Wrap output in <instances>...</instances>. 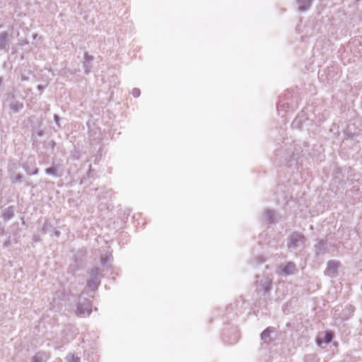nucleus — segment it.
<instances>
[{
    "mask_svg": "<svg viewBox=\"0 0 362 362\" xmlns=\"http://www.w3.org/2000/svg\"><path fill=\"white\" fill-rule=\"evenodd\" d=\"M305 237L298 233L293 232L287 239V247L290 250H296L298 247H303L305 245Z\"/></svg>",
    "mask_w": 362,
    "mask_h": 362,
    "instance_id": "obj_1",
    "label": "nucleus"
},
{
    "mask_svg": "<svg viewBox=\"0 0 362 362\" xmlns=\"http://www.w3.org/2000/svg\"><path fill=\"white\" fill-rule=\"evenodd\" d=\"M298 272L296 265L293 262H288L285 264H280L278 268V273L284 275H293Z\"/></svg>",
    "mask_w": 362,
    "mask_h": 362,
    "instance_id": "obj_2",
    "label": "nucleus"
},
{
    "mask_svg": "<svg viewBox=\"0 0 362 362\" xmlns=\"http://www.w3.org/2000/svg\"><path fill=\"white\" fill-rule=\"evenodd\" d=\"M91 313L90 303L85 300L83 302L79 301L77 305L76 314L81 317H85Z\"/></svg>",
    "mask_w": 362,
    "mask_h": 362,
    "instance_id": "obj_3",
    "label": "nucleus"
},
{
    "mask_svg": "<svg viewBox=\"0 0 362 362\" xmlns=\"http://www.w3.org/2000/svg\"><path fill=\"white\" fill-rule=\"evenodd\" d=\"M315 254L317 257L323 256L329 252L327 240H320L314 245Z\"/></svg>",
    "mask_w": 362,
    "mask_h": 362,
    "instance_id": "obj_4",
    "label": "nucleus"
},
{
    "mask_svg": "<svg viewBox=\"0 0 362 362\" xmlns=\"http://www.w3.org/2000/svg\"><path fill=\"white\" fill-rule=\"evenodd\" d=\"M272 279L269 276H266L260 281H256L257 290L263 291L265 293L269 292L272 288Z\"/></svg>",
    "mask_w": 362,
    "mask_h": 362,
    "instance_id": "obj_5",
    "label": "nucleus"
},
{
    "mask_svg": "<svg viewBox=\"0 0 362 362\" xmlns=\"http://www.w3.org/2000/svg\"><path fill=\"white\" fill-rule=\"evenodd\" d=\"M339 264V262L337 261L329 260L327 264V268L325 272V274L331 277L335 276L337 274V269Z\"/></svg>",
    "mask_w": 362,
    "mask_h": 362,
    "instance_id": "obj_6",
    "label": "nucleus"
},
{
    "mask_svg": "<svg viewBox=\"0 0 362 362\" xmlns=\"http://www.w3.org/2000/svg\"><path fill=\"white\" fill-rule=\"evenodd\" d=\"M9 39L8 34L6 32L0 33V50H8Z\"/></svg>",
    "mask_w": 362,
    "mask_h": 362,
    "instance_id": "obj_7",
    "label": "nucleus"
},
{
    "mask_svg": "<svg viewBox=\"0 0 362 362\" xmlns=\"http://www.w3.org/2000/svg\"><path fill=\"white\" fill-rule=\"evenodd\" d=\"M83 59L84 72L85 74H88L90 71V69H92L91 63L93 61V57L89 55L88 52H85Z\"/></svg>",
    "mask_w": 362,
    "mask_h": 362,
    "instance_id": "obj_8",
    "label": "nucleus"
},
{
    "mask_svg": "<svg viewBox=\"0 0 362 362\" xmlns=\"http://www.w3.org/2000/svg\"><path fill=\"white\" fill-rule=\"evenodd\" d=\"M49 358V354L45 351H39L33 356L31 362H47Z\"/></svg>",
    "mask_w": 362,
    "mask_h": 362,
    "instance_id": "obj_9",
    "label": "nucleus"
},
{
    "mask_svg": "<svg viewBox=\"0 0 362 362\" xmlns=\"http://www.w3.org/2000/svg\"><path fill=\"white\" fill-rule=\"evenodd\" d=\"M15 215L14 207L11 206L3 210L2 218L4 221H8L12 218Z\"/></svg>",
    "mask_w": 362,
    "mask_h": 362,
    "instance_id": "obj_10",
    "label": "nucleus"
},
{
    "mask_svg": "<svg viewBox=\"0 0 362 362\" xmlns=\"http://www.w3.org/2000/svg\"><path fill=\"white\" fill-rule=\"evenodd\" d=\"M100 283V277L90 278L87 281V286L92 291L97 289Z\"/></svg>",
    "mask_w": 362,
    "mask_h": 362,
    "instance_id": "obj_11",
    "label": "nucleus"
},
{
    "mask_svg": "<svg viewBox=\"0 0 362 362\" xmlns=\"http://www.w3.org/2000/svg\"><path fill=\"white\" fill-rule=\"evenodd\" d=\"M273 327H267L266 329H264L262 333L261 334V339L264 341L265 343H269L271 341V337L270 334L274 332Z\"/></svg>",
    "mask_w": 362,
    "mask_h": 362,
    "instance_id": "obj_12",
    "label": "nucleus"
},
{
    "mask_svg": "<svg viewBox=\"0 0 362 362\" xmlns=\"http://www.w3.org/2000/svg\"><path fill=\"white\" fill-rule=\"evenodd\" d=\"M312 1L313 0H297L299 4V11H305L308 10L310 7Z\"/></svg>",
    "mask_w": 362,
    "mask_h": 362,
    "instance_id": "obj_13",
    "label": "nucleus"
},
{
    "mask_svg": "<svg viewBox=\"0 0 362 362\" xmlns=\"http://www.w3.org/2000/svg\"><path fill=\"white\" fill-rule=\"evenodd\" d=\"M264 218L269 223H274L275 219V211L272 209H266L264 211Z\"/></svg>",
    "mask_w": 362,
    "mask_h": 362,
    "instance_id": "obj_14",
    "label": "nucleus"
},
{
    "mask_svg": "<svg viewBox=\"0 0 362 362\" xmlns=\"http://www.w3.org/2000/svg\"><path fill=\"white\" fill-rule=\"evenodd\" d=\"M10 109L14 112L17 113L23 108V104L18 100H13L9 105Z\"/></svg>",
    "mask_w": 362,
    "mask_h": 362,
    "instance_id": "obj_15",
    "label": "nucleus"
},
{
    "mask_svg": "<svg viewBox=\"0 0 362 362\" xmlns=\"http://www.w3.org/2000/svg\"><path fill=\"white\" fill-rule=\"evenodd\" d=\"M45 173L47 175H51L54 177H60L62 175L58 173V166L57 165L52 164L50 168H48L45 170Z\"/></svg>",
    "mask_w": 362,
    "mask_h": 362,
    "instance_id": "obj_16",
    "label": "nucleus"
},
{
    "mask_svg": "<svg viewBox=\"0 0 362 362\" xmlns=\"http://www.w3.org/2000/svg\"><path fill=\"white\" fill-rule=\"evenodd\" d=\"M28 163L29 162L23 164V168H25V170H26L28 174H29V175H36V174H37L38 168H35L34 165H32V166H30L28 165Z\"/></svg>",
    "mask_w": 362,
    "mask_h": 362,
    "instance_id": "obj_17",
    "label": "nucleus"
},
{
    "mask_svg": "<svg viewBox=\"0 0 362 362\" xmlns=\"http://www.w3.org/2000/svg\"><path fill=\"white\" fill-rule=\"evenodd\" d=\"M52 228V224L48 221H46L43 224V226L40 230V233L42 235L46 234L47 233L49 232Z\"/></svg>",
    "mask_w": 362,
    "mask_h": 362,
    "instance_id": "obj_18",
    "label": "nucleus"
},
{
    "mask_svg": "<svg viewBox=\"0 0 362 362\" xmlns=\"http://www.w3.org/2000/svg\"><path fill=\"white\" fill-rule=\"evenodd\" d=\"M101 270L98 267H94L90 269L89 274L90 278L100 277V278Z\"/></svg>",
    "mask_w": 362,
    "mask_h": 362,
    "instance_id": "obj_19",
    "label": "nucleus"
},
{
    "mask_svg": "<svg viewBox=\"0 0 362 362\" xmlns=\"http://www.w3.org/2000/svg\"><path fill=\"white\" fill-rule=\"evenodd\" d=\"M66 362H80L81 359L78 356H75L74 354H69L66 357Z\"/></svg>",
    "mask_w": 362,
    "mask_h": 362,
    "instance_id": "obj_20",
    "label": "nucleus"
},
{
    "mask_svg": "<svg viewBox=\"0 0 362 362\" xmlns=\"http://www.w3.org/2000/svg\"><path fill=\"white\" fill-rule=\"evenodd\" d=\"M132 93L134 95V97L137 98L140 95L141 92L139 88H135L132 90Z\"/></svg>",
    "mask_w": 362,
    "mask_h": 362,
    "instance_id": "obj_21",
    "label": "nucleus"
},
{
    "mask_svg": "<svg viewBox=\"0 0 362 362\" xmlns=\"http://www.w3.org/2000/svg\"><path fill=\"white\" fill-rule=\"evenodd\" d=\"M332 339V334L327 332L325 334V341L329 343Z\"/></svg>",
    "mask_w": 362,
    "mask_h": 362,
    "instance_id": "obj_22",
    "label": "nucleus"
},
{
    "mask_svg": "<svg viewBox=\"0 0 362 362\" xmlns=\"http://www.w3.org/2000/svg\"><path fill=\"white\" fill-rule=\"evenodd\" d=\"M108 260H109L108 257H105L103 256H101V263H102V264L105 265Z\"/></svg>",
    "mask_w": 362,
    "mask_h": 362,
    "instance_id": "obj_23",
    "label": "nucleus"
},
{
    "mask_svg": "<svg viewBox=\"0 0 362 362\" xmlns=\"http://www.w3.org/2000/svg\"><path fill=\"white\" fill-rule=\"evenodd\" d=\"M54 122H56V124H57L58 126H59V120H60V117H59V115H54Z\"/></svg>",
    "mask_w": 362,
    "mask_h": 362,
    "instance_id": "obj_24",
    "label": "nucleus"
},
{
    "mask_svg": "<svg viewBox=\"0 0 362 362\" xmlns=\"http://www.w3.org/2000/svg\"><path fill=\"white\" fill-rule=\"evenodd\" d=\"M15 181L17 182H21L22 180V175L21 174H18L14 177Z\"/></svg>",
    "mask_w": 362,
    "mask_h": 362,
    "instance_id": "obj_25",
    "label": "nucleus"
},
{
    "mask_svg": "<svg viewBox=\"0 0 362 362\" xmlns=\"http://www.w3.org/2000/svg\"><path fill=\"white\" fill-rule=\"evenodd\" d=\"M33 239L35 242H38L40 240V236L38 235H35Z\"/></svg>",
    "mask_w": 362,
    "mask_h": 362,
    "instance_id": "obj_26",
    "label": "nucleus"
},
{
    "mask_svg": "<svg viewBox=\"0 0 362 362\" xmlns=\"http://www.w3.org/2000/svg\"><path fill=\"white\" fill-rule=\"evenodd\" d=\"M60 232L59 230H54V235H55L56 237H59L60 235Z\"/></svg>",
    "mask_w": 362,
    "mask_h": 362,
    "instance_id": "obj_27",
    "label": "nucleus"
},
{
    "mask_svg": "<svg viewBox=\"0 0 362 362\" xmlns=\"http://www.w3.org/2000/svg\"><path fill=\"white\" fill-rule=\"evenodd\" d=\"M37 134H38L40 136H42L43 133H42V131H39V132H37Z\"/></svg>",
    "mask_w": 362,
    "mask_h": 362,
    "instance_id": "obj_28",
    "label": "nucleus"
},
{
    "mask_svg": "<svg viewBox=\"0 0 362 362\" xmlns=\"http://www.w3.org/2000/svg\"><path fill=\"white\" fill-rule=\"evenodd\" d=\"M31 160H32L30 161V164H33H33H35V160H34V159H33V158H32Z\"/></svg>",
    "mask_w": 362,
    "mask_h": 362,
    "instance_id": "obj_29",
    "label": "nucleus"
}]
</instances>
